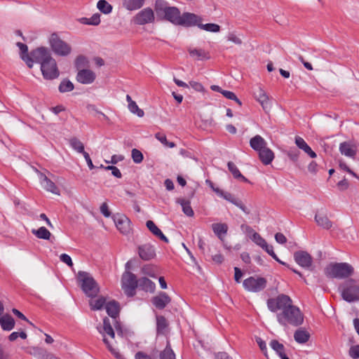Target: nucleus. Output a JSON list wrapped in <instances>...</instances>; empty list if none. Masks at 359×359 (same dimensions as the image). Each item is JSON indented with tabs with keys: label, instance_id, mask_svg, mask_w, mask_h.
<instances>
[{
	"label": "nucleus",
	"instance_id": "nucleus-22",
	"mask_svg": "<svg viewBox=\"0 0 359 359\" xmlns=\"http://www.w3.org/2000/svg\"><path fill=\"white\" fill-rule=\"evenodd\" d=\"M17 46L20 50V55L22 60L25 62L29 68H32L34 65V60H32V50L30 54H28L27 46L21 42H18Z\"/></svg>",
	"mask_w": 359,
	"mask_h": 359
},
{
	"label": "nucleus",
	"instance_id": "nucleus-12",
	"mask_svg": "<svg viewBox=\"0 0 359 359\" xmlns=\"http://www.w3.org/2000/svg\"><path fill=\"white\" fill-rule=\"evenodd\" d=\"M266 286V280L262 277H250L243 281V287L248 291L257 292Z\"/></svg>",
	"mask_w": 359,
	"mask_h": 359
},
{
	"label": "nucleus",
	"instance_id": "nucleus-9",
	"mask_svg": "<svg viewBox=\"0 0 359 359\" xmlns=\"http://www.w3.org/2000/svg\"><path fill=\"white\" fill-rule=\"evenodd\" d=\"M292 300L286 294H279L276 297L270 298L267 300V306L272 312L280 311L283 312L291 304Z\"/></svg>",
	"mask_w": 359,
	"mask_h": 359
},
{
	"label": "nucleus",
	"instance_id": "nucleus-50",
	"mask_svg": "<svg viewBox=\"0 0 359 359\" xmlns=\"http://www.w3.org/2000/svg\"><path fill=\"white\" fill-rule=\"evenodd\" d=\"M222 94L227 99L234 100L235 102H236V103H238L239 106L242 105L241 101L237 97V96L233 92L224 90V92H222Z\"/></svg>",
	"mask_w": 359,
	"mask_h": 359
},
{
	"label": "nucleus",
	"instance_id": "nucleus-1",
	"mask_svg": "<svg viewBox=\"0 0 359 359\" xmlns=\"http://www.w3.org/2000/svg\"><path fill=\"white\" fill-rule=\"evenodd\" d=\"M107 314L111 318L103 319V325L97 327L99 332L102 334V341L107 346L109 351L117 358L124 359L118 353L120 346L119 340L122 339V332L121 327L116 320V317L119 313V306L115 301H111L106 304L105 306Z\"/></svg>",
	"mask_w": 359,
	"mask_h": 359
},
{
	"label": "nucleus",
	"instance_id": "nucleus-23",
	"mask_svg": "<svg viewBox=\"0 0 359 359\" xmlns=\"http://www.w3.org/2000/svg\"><path fill=\"white\" fill-rule=\"evenodd\" d=\"M258 153L259 158L264 165H269L274 159L275 155L273 151L266 147L264 149L260 150Z\"/></svg>",
	"mask_w": 359,
	"mask_h": 359
},
{
	"label": "nucleus",
	"instance_id": "nucleus-24",
	"mask_svg": "<svg viewBox=\"0 0 359 359\" xmlns=\"http://www.w3.org/2000/svg\"><path fill=\"white\" fill-rule=\"evenodd\" d=\"M170 301V297L165 292H161L152 299L153 304L159 309H164Z\"/></svg>",
	"mask_w": 359,
	"mask_h": 359
},
{
	"label": "nucleus",
	"instance_id": "nucleus-41",
	"mask_svg": "<svg viewBox=\"0 0 359 359\" xmlns=\"http://www.w3.org/2000/svg\"><path fill=\"white\" fill-rule=\"evenodd\" d=\"M157 270V266L153 264H146L142 268V271L144 274L152 278L156 276Z\"/></svg>",
	"mask_w": 359,
	"mask_h": 359
},
{
	"label": "nucleus",
	"instance_id": "nucleus-4",
	"mask_svg": "<svg viewBox=\"0 0 359 359\" xmlns=\"http://www.w3.org/2000/svg\"><path fill=\"white\" fill-rule=\"evenodd\" d=\"M278 323L283 325L287 324L293 326L301 325L304 322V315L293 302L285 310L277 315Z\"/></svg>",
	"mask_w": 359,
	"mask_h": 359
},
{
	"label": "nucleus",
	"instance_id": "nucleus-49",
	"mask_svg": "<svg viewBox=\"0 0 359 359\" xmlns=\"http://www.w3.org/2000/svg\"><path fill=\"white\" fill-rule=\"evenodd\" d=\"M131 156L133 161L136 163H140L143 161L142 153L137 149H132Z\"/></svg>",
	"mask_w": 359,
	"mask_h": 359
},
{
	"label": "nucleus",
	"instance_id": "nucleus-51",
	"mask_svg": "<svg viewBox=\"0 0 359 359\" xmlns=\"http://www.w3.org/2000/svg\"><path fill=\"white\" fill-rule=\"evenodd\" d=\"M27 334L22 331V332H13L8 336V339L11 341H15L18 337L22 338V339H25L27 338Z\"/></svg>",
	"mask_w": 359,
	"mask_h": 359
},
{
	"label": "nucleus",
	"instance_id": "nucleus-2",
	"mask_svg": "<svg viewBox=\"0 0 359 359\" xmlns=\"http://www.w3.org/2000/svg\"><path fill=\"white\" fill-rule=\"evenodd\" d=\"M154 10L160 20L168 21L175 25L190 27L193 13L184 12L181 14L178 8L168 6L163 0L155 1Z\"/></svg>",
	"mask_w": 359,
	"mask_h": 359
},
{
	"label": "nucleus",
	"instance_id": "nucleus-32",
	"mask_svg": "<svg viewBox=\"0 0 359 359\" xmlns=\"http://www.w3.org/2000/svg\"><path fill=\"white\" fill-rule=\"evenodd\" d=\"M145 0H123V6L128 11L137 10L144 5Z\"/></svg>",
	"mask_w": 359,
	"mask_h": 359
},
{
	"label": "nucleus",
	"instance_id": "nucleus-64",
	"mask_svg": "<svg viewBox=\"0 0 359 359\" xmlns=\"http://www.w3.org/2000/svg\"><path fill=\"white\" fill-rule=\"evenodd\" d=\"M135 359H151V358L149 355L139 351L135 354Z\"/></svg>",
	"mask_w": 359,
	"mask_h": 359
},
{
	"label": "nucleus",
	"instance_id": "nucleus-29",
	"mask_svg": "<svg viewBox=\"0 0 359 359\" xmlns=\"http://www.w3.org/2000/svg\"><path fill=\"white\" fill-rule=\"evenodd\" d=\"M146 226L148 229L156 237H158L161 241L168 243V239L166 236L162 233V231L158 228V226L154 224V222L151 220H148L146 223Z\"/></svg>",
	"mask_w": 359,
	"mask_h": 359
},
{
	"label": "nucleus",
	"instance_id": "nucleus-27",
	"mask_svg": "<svg viewBox=\"0 0 359 359\" xmlns=\"http://www.w3.org/2000/svg\"><path fill=\"white\" fill-rule=\"evenodd\" d=\"M295 144L298 148L302 149L311 158H314L316 157V154L311 149L302 137L297 136L295 137Z\"/></svg>",
	"mask_w": 359,
	"mask_h": 359
},
{
	"label": "nucleus",
	"instance_id": "nucleus-47",
	"mask_svg": "<svg viewBox=\"0 0 359 359\" xmlns=\"http://www.w3.org/2000/svg\"><path fill=\"white\" fill-rule=\"evenodd\" d=\"M69 143L72 148L79 153L83 154L85 152L83 144L77 138H72Z\"/></svg>",
	"mask_w": 359,
	"mask_h": 359
},
{
	"label": "nucleus",
	"instance_id": "nucleus-59",
	"mask_svg": "<svg viewBox=\"0 0 359 359\" xmlns=\"http://www.w3.org/2000/svg\"><path fill=\"white\" fill-rule=\"evenodd\" d=\"M60 259L62 262L67 264L69 266H73V262H72V258L68 255L62 254L60 256Z\"/></svg>",
	"mask_w": 359,
	"mask_h": 359
},
{
	"label": "nucleus",
	"instance_id": "nucleus-30",
	"mask_svg": "<svg viewBox=\"0 0 359 359\" xmlns=\"http://www.w3.org/2000/svg\"><path fill=\"white\" fill-rule=\"evenodd\" d=\"M339 150L342 154L348 157H354L356 154L355 147L346 142L340 144Z\"/></svg>",
	"mask_w": 359,
	"mask_h": 359
},
{
	"label": "nucleus",
	"instance_id": "nucleus-44",
	"mask_svg": "<svg viewBox=\"0 0 359 359\" xmlns=\"http://www.w3.org/2000/svg\"><path fill=\"white\" fill-rule=\"evenodd\" d=\"M160 359H175V355L168 341L165 348L160 353Z\"/></svg>",
	"mask_w": 359,
	"mask_h": 359
},
{
	"label": "nucleus",
	"instance_id": "nucleus-43",
	"mask_svg": "<svg viewBox=\"0 0 359 359\" xmlns=\"http://www.w3.org/2000/svg\"><path fill=\"white\" fill-rule=\"evenodd\" d=\"M43 188L48 191H50L54 194L60 195V191L57 186L53 182H52L50 179H47L43 183Z\"/></svg>",
	"mask_w": 359,
	"mask_h": 359
},
{
	"label": "nucleus",
	"instance_id": "nucleus-26",
	"mask_svg": "<svg viewBox=\"0 0 359 359\" xmlns=\"http://www.w3.org/2000/svg\"><path fill=\"white\" fill-rule=\"evenodd\" d=\"M15 320L9 314L1 315L0 316V325L3 330L11 331L15 327Z\"/></svg>",
	"mask_w": 359,
	"mask_h": 359
},
{
	"label": "nucleus",
	"instance_id": "nucleus-31",
	"mask_svg": "<svg viewBox=\"0 0 359 359\" xmlns=\"http://www.w3.org/2000/svg\"><path fill=\"white\" fill-rule=\"evenodd\" d=\"M315 219L318 226L325 229H329L332 227V223L329 219L327 216L323 213H318L316 215Z\"/></svg>",
	"mask_w": 359,
	"mask_h": 359
},
{
	"label": "nucleus",
	"instance_id": "nucleus-34",
	"mask_svg": "<svg viewBox=\"0 0 359 359\" xmlns=\"http://www.w3.org/2000/svg\"><path fill=\"white\" fill-rule=\"evenodd\" d=\"M138 286L144 291L154 292L155 284L147 278H141L138 280Z\"/></svg>",
	"mask_w": 359,
	"mask_h": 359
},
{
	"label": "nucleus",
	"instance_id": "nucleus-6",
	"mask_svg": "<svg viewBox=\"0 0 359 359\" xmlns=\"http://www.w3.org/2000/svg\"><path fill=\"white\" fill-rule=\"evenodd\" d=\"M342 299L348 302L359 301V283L354 279H348L339 286Z\"/></svg>",
	"mask_w": 359,
	"mask_h": 359
},
{
	"label": "nucleus",
	"instance_id": "nucleus-54",
	"mask_svg": "<svg viewBox=\"0 0 359 359\" xmlns=\"http://www.w3.org/2000/svg\"><path fill=\"white\" fill-rule=\"evenodd\" d=\"M349 355L353 359L359 358V345L351 346L349 349Z\"/></svg>",
	"mask_w": 359,
	"mask_h": 359
},
{
	"label": "nucleus",
	"instance_id": "nucleus-14",
	"mask_svg": "<svg viewBox=\"0 0 359 359\" xmlns=\"http://www.w3.org/2000/svg\"><path fill=\"white\" fill-rule=\"evenodd\" d=\"M251 239L253 242H255L257 245L260 246L262 249H264L269 255H270L276 261L279 262L280 264L286 266V263L280 261L277 255L275 254L273 247L269 245L265 239H264L258 233H255L253 236H251Z\"/></svg>",
	"mask_w": 359,
	"mask_h": 359
},
{
	"label": "nucleus",
	"instance_id": "nucleus-52",
	"mask_svg": "<svg viewBox=\"0 0 359 359\" xmlns=\"http://www.w3.org/2000/svg\"><path fill=\"white\" fill-rule=\"evenodd\" d=\"M227 39L229 41H231L236 45H241L243 43L242 39L238 35L233 32L229 33L227 36Z\"/></svg>",
	"mask_w": 359,
	"mask_h": 359
},
{
	"label": "nucleus",
	"instance_id": "nucleus-46",
	"mask_svg": "<svg viewBox=\"0 0 359 359\" xmlns=\"http://www.w3.org/2000/svg\"><path fill=\"white\" fill-rule=\"evenodd\" d=\"M155 137L165 147L169 148H173L175 147V144L173 142H168L167 140V137L165 134L157 133L155 134Z\"/></svg>",
	"mask_w": 359,
	"mask_h": 359
},
{
	"label": "nucleus",
	"instance_id": "nucleus-55",
	"mask_svg": "<svg viewBox=\"0 0 359 359\" xmlns=\"http://www.w3.org/2000/svg\"><path fill=\"white\" fill-rule=\"evenodd\" d=\"M256 341L261 351L264 353V355L268 358L267 348L265 341H264L261 338H257Z\"/></svg>",
	"mask_w": 359,
	"mask_h": 359
},
{
	"label": "nucleus",
	"instance_id": "nucleus-42",
	"mask_svg": "<svg viewBox=\"0 0 359 359\" xmlns=\"http://www.w3.org/2000/svg\"><path fill=\"white\" fill-rule=\"evenodd\" d=\"M97 7L104 14H109L112 11V6L106 0H100L97 4Z\"/></svg>",
	"mask_w": 359,
	"mask_h": 359
},
{
	"label": "nucleus",
	"instance_id": "nucleus-37",
	"mask_svg": "<svg viewBox=\"0 0 359 359\" xmlns=\"http://www.w3.org/2000/svg\"><path fill=\"white\" fill-rule=\"evenodd\" d=\"M177 202L182 205V210L186 215L188 217L194 216V212L189 201H187L184 198H178Z\"/></svg>",
	"mask_w": 359,
	"mask_h": 359
},
{
	"label": "nucleus",
	"instance_id": "nucleus-17",
	"mask_svg": "<svg viewBox=\"0 0 359 359\" xmlns=\"http://www.w3.org/2000/svg\"><path fill=\"white\" fill-rule=\"evenodd\" d=\"M137 252L140 257L144 261L151 260L156 255L154 247L149 243L138 246Z\"/></svg>",
	"mask_w": 359,
	"mask_h": 359
},
{
	"label": "nucleus",
	"instance_id": "nucleus-3",
	"mask_svg": "<svg viewBox=\"0 0 359 359\" xmlns=\"http://www.w3.org/2000/svg\"><path fill=\"white\" fill-rule=\"evenodd\" d=\"M34 62L40 64L41 71L46 80H53L60 76L55 60L46 47H39L32 50Z\"/></svg>",
	"mask_w": 359,
	"mask_h": 359
},
{
	"label": "nucleus",
	"instance_id": "nucleus-36",
	"mask_svg": "<svg viewBox=\"0 0 359 359\" xmlns=\"http://www.w3.org/2000/svg\"><path fill=\"white\" fill-rule=\"evenodd\" d=\"M32 233L39 239L49 240L51 236V233L44 226L38 229H32Z\"/></svg>",
	"mask_w": 359,
	"mask_h": 359
},
{
	"label": "nucleus",
	"instance_id": "nucleus-8",
	"mask_svg": "<svg viewBox=\"0 0 359 359\" xmlns=\"http://www.w3.org/2000/svg\"><path fill=\"white\" fill-rule=\"evenodd\" d=\"M49 44L53 53L60 56H67L72 52L71 46L63 41L57 34L53 33L49 38Z\"/></svg>",
	"mask_w": 359,
	"mask_h": 359
},
{
	"label": "nucleus",
	"instance_id": "nucleus-15",
	"mask_svg": "<svg viewBox=\"0 0 359 359\" xmlns=\"http://www.w3.org/2000/svg\"><path fill=\"white\" fill-rule=\"evenodd\" d=\"M294 261L302 267L310 269L312 266L313 258L306 251L299 250L294 253Z\"/></svg>",
	"mask_w": 359,
	"mask_h": 359
},
{
	"label": "nucleus",
	"instance_id": "nucleus-20",
	"mask_svg": "<svg viewBox=\"0 0 359 359\" xmlns=\"http://www.w3.org/2000/svg\"><path fill=\"white\" fill-rule=\"evenodd\" d=\"M95 78V73L90 69H81L76 75L77 81L83 84L92 83Z\"/></svg>",
	"mask_w": 359,
	"mask_h": 359
},
{
	"label": "nucleus",
	"instance_id": "nucleus-13",
	"mask_svg": "<svg viewBox=\"0 0 359 359\" xmlns=\"http://www.w3.org/2000/svg\"><path fill=\"white\" fill-rule=\"evenodd\" d=\"M198 27V28L208 32L217 33L220 31V26L215 23L203 24V19L201 16L194 13L190 27Z\"/></svg>",
	"mask_w": 359,
	"mask_h": 359
},
{
	"label": "nucleus",
	"instance_id": "nucleus-53",
	"mask_svg": "<svg viewBox=\"0 0 359 359\" xmlns=\"http://www.w3.org/2000/svg\"><path fill=\"white\" fill-rule=\"evenodd\" d=\"M84 20L86 21V24L97 25L100 22V14H97V13L94 14L90 18H89V19L85 18Z\"/></svg>",
	"mask_w": 359,
	"mask_h": 359
},
{
	"label": "nucleus",
	"instance_id": "nucleus-48",
	"mask_svg": "<svg viewBox=\"0 0 359 359\" xmlns=\"http://www.w3.org/2000/svg\"><path fill=\"white\" fill-rule=\"evenodd\" d=\"M74 89L73 83L69 80H63L60 86L59 90L61 93L69 92Z\"/></svg>",
	"mask_w": 359,
	"mask_h": 359
},
{
	"label": "nucleus",
	"instance_id": "nucleus-25",
	"mask_svg": "<svg viewBox=\"0 0 359 359\" xmlns=\"http://www.w3.org/2000/svg\"><path fill=\"white\" fill-rule=\"evenodd\" d=\"M251 148L257 152L267 147L266 140L260 135H257L250 140Z\"/></svg>",
	"mask_w": 359,
	"mask_h": 359
},
{
	"label": "nucleus",
	"instance_id": "nucleus-61",
	"mask_svg": "<svg viewBox=\"0 0 359 359\" xmlns=\"http://www.w3.org/2000/svg\"><path fill=\"white\" fill-rule=\"evenodd\" d=\"M275 239L280 244H285L287 242L286 237L282 233H276L275 234Z\"/></svg>",
	"mask_w": 359,
	"mask_h": 359
},
{
	"label": "nucleus",
	"instance_id": "nucleus-33",
	"mask_svg": "<svg viewBox=\"0 0 359 359\" xmlns=\"http://www.w3.org/2000/svg\"><path fill=\"white\" fill-rule=\"evenodd\" d=\"M294 338L297 343L304 344L309 341L310 334L306 330L300 328L295 331Z\"/></svg>",
	"mask_w": 359,
	"mask_h": 359
},
{
	"label": "nucleus",
	"instance_id": "nucleus-11",
	"mask_svg": "<svg viewBox=\"0 0 359 359\" xmlns=\"http://www.w3.org/2000/svg\"><path fill=\"white\" fill-rule=\"evenodd\" d=\"M155 13L152 8L147 7L139 11L133 18L134 24L144 25L152 24L155 22Z\"/></svg>",
	"mask_w": 359,
	"mask_h": 359
},
{
	"label": "nucleus",
	"instance_id": "nucleus-19",
	"mask_svg": "<svg viewBox=\"0 0 359 359\" xmlns=\"http://www.w3.org/2000/svg\"><path fill=\"white\" fill-rule=\"evenodd\" d=\"M255 97L261 104L265 112L268 113L271 109V105L269 102V97L267 93L262 88H259L255 92Z\"/></svg>",
	"mask_w": 359,
	"mask_h": 359
},
{
	"label": "nucleus",
	"instance_id": "nucleus-5",
	"mask_svg": "<svg viewBox=\"0 0 359 359\" xmlns=\"http://www.w3.org/2000/svg\"><path fill=\"white\" fill-rule=\"evenodd\" d=\"M354 273L353 267L348 263H334L329 264L325 269V273L332 278H346Z\"/></svg>",
	"mask_w": 359,
	"mask_h": 359
},
{
	"label": "nucleus",
	"instance_id": "nucleus-39",
	"mask_svg": "<svg viewBox=\"0 0 359 359\" xmlns=\"http://www.w3.org/2000/svg\"><path fill=\"white\" fill-rule=\"evenodd\" d=\"M157 332L158 333L164 334L168 326V322L165 317L160 316L156 317Z\"/></svg>",
	"mask_w": 359,
	"mask_h": 359
},
{
	"label": "nucleus",
	"instance_id": "nucleus-58",
	"mask_svg": "<svg viewBox=\"0 0 359 359\" xmlns=\"http://www.w3.org/2000/svg\"><path fill=\"white\" fill-rule=\"evenodd\" d=\"M124 159L122 155H113L110 161L106 160L105 162L107 163L116 164Z\"/></svg>",
	"mask_w": 359,
	"mask_h": 359
},
{
	"label": "nucleus",
	"instance_id": "nucleus-18",
	"mask_svg": "<svg viewBox=\"0 0 359 359\" xmlns=\"http://www.w3.org/2000/svg\"><path fill=\"white\" fill-rule=\"evenodd\" d=\"M213 191L218 195L222 196L225 200L232 203L240 209H241L245 213L249 214L250 211L247 209L245 205L239 200L236 199L231 194L224 192L219 189H213Z\"/></svg>",
	"mask_w": 359,
	"mask_h": 359
},
{
	"label": "nucleus",
	"instance_id": "nucleus-56",
	"mask_svg": "<svg viewBox=\"0 0 359 359\" xmlns=\"http://www.w3.org/2000/svg\"><path fill=\"white\" fill-rule=\"evenodd\" d=\"M100 212L105 217H109L111 215V212L109 206L106 202L103 203L100 206Z\"/></svg>",
	"mask_w": 359,
	"mask_h": 359
},
{
	"label": "nucleus",
	"instance_id": "nucleus-63",
	"mask_svg": "<svg viewBox=\"0 0 359 359\" xmlns=\"http://www.w3.org/2000/svg\"><path fill=\"white\" fill-rule=\"evenodd\" d=\"M234 271H235L234 279H235L236 282L239 283L240 280L243 276V273H242L241 271L240 270V269L238 267L234 268Z\"/></svg>",
	"mask_w": 359,
	"mask_h": 359
},
{
	"label": "nucleus",
	"instance_id": "nucleus-35",
	"mask_svg": "<svg viewBox=\"0 0 359 359\" xmlns=\"http://www.w3.org/2000/svg\"><path fill=\"white\" fill-rule=\"evenodd\" d=\"M214 233L222 239V236L225 235L228 231V225L225 223H215L212 225Z\"/></svg>",
	"mask_w": 359,
	"mask_h": 359
},
{
	"label": "nucleus",
	"instance_id": "nucleus-10",
	"mask_svg": "<svg viewBox=\"0 0 359 359\" xmlns=\"http://www.w3.org/2000/svg\"><path fill=\"white\" fill-rule=\"evenodd\" d=\"M121 283L125 293L129 297H133L135 288L138 286L136 276L130 271H126L122 275Z\"/></svg>",
	"mask_w": 359,
	"mask_h": 359
},
{
	"label": "nucleus",
	"instance_id": "nucleus-28",
	"mask_svg": "<svg viewBox=\"0 0 359 359\" xmlns=\"http://www.w3.org/2000/svg\"><path fill=\"white\" fill-rule=\"evenodd\" d=\"M126 99L128 103V109L133 114L137 115L138 117L142 118L144 115V111L140 109L137 104L136 102L133 100L129 95L126 96Z\"/></svg>",
	"mask_w": 359,
	"mask_h": 359
},
{
	"label": "nucleus",
	"instance_id": "nucleus-21",
	"mask_svg": "<svg viewBox=\"0 0 359 359\" xmlns=\"http://www.w3.org/2000/svg\"><path fill=\"white\" fill-rule=\"evenodd\" d=\"M188 53L190 56L194 60H208L210 59L209 51L205 50L201 48H188Z\"/></svg>",
	"mask_w": 359,
	"mask_h": 359
},
{
	"label": "nucleus",
	"instance_id": "nucleus-45",
	"mask_svg": "<svg viewBox=\"0 0 359 359\" xmlns=\"http://www.w3.org/2000/svg\"><path fill=\"white\" fill-rule=\"evenodd\" d=\"M271 347L278 354L279 356L285 353V348L283 344L273 339L270 342Z\"/></svg>",
	"mask_w": 359,
	"mask_h": 359
},
{
	"label": "nucleus",
	"instance_id": "nucleus-7",
	"mask_svg": "<svg viewBox=\"0 0 359 359\" xmlns=\"http://www.w3.org/2000/svg\"><path fill=\"white\" fill-rule=\"evenodd\" d=\"M79 280L81 283V288L84 293L90 297H94L100 292V287L94 278L85 271L78 273Z\"/></svg>",
	"mask_w": 359,
	"mask_h": 359
},
{
	"label": "nucleus",
	"instance_id": "nucleus-60",
	"mask_svg": "<svg viewBox=\"0 0 359 359\" xmlns=\"http://www.w3.org/2000/svg\"><path fill=\"white\" fill-rule=\"evenodd\" d=\"M241 228L246 234L251 236H253L254 233H257L252 227L247 224H242Z\"/></svg>",
	"mask_w": 359,
	"mask_h": 359
},
{
	"label": "nucleus",
	"instance_id": "nucleus-16",
	"mask_svg": "<svg viewBox=\"0 0 359 359\" xmlns=\"http://www.w3.org/2000/svg\"><path fill=\"white\" fill-rule=\"evenodd\" d=\"M114 221L118 230L123 234L127 235L130 232V220L124 215L117 214L114 216Z\"/></svg>",
	"mask_w": 359,
	"mask_h": 359
},
{
	"label": "nucleus",
	"instance_id": "nucleus-62",
	"mask_svg": "<svg viewBox=\"0 0 359 359\" xmlns=\"http://www.w3.org/2000/svg\"><path fill=\"white\" fill-rule=\"evenodd\" d=\"M86 62V57L80 55L78 56L75 61V65L77 69H79L81 66Z\"/></svg>",
	"mask_w": 359,
	"mask_h": 359
},
{
	"label": "nucleus",
	"instance_id": "nucleus-57",
	"mask_svg": "<svg viewBox=\"0 0 359 359\" xmlns=\"http://www.w3.org/2000/svg\"><path fill=\"white\" fill-rule=\"evenodd\" d=\"M189 86H191L192 88H194L195 90L198 92H203L204 90L203 85L196 81H190L189 83Z\"/></svg>",
	"mask_w": 359,
	"mask_h": 359
},
{
	"label": "nucleus",
	"instance_id": "nucleus-38",
	"mask_svg": "<svg viewBox=\"0 0 359 359\" xmlns=\"http://www.w3.org/2000/svg\"><path fill=\"white\" fill-rule=\"evenodd\" d=\"M228 168L233 176L236 179H241L243 182H247L248 180L241 173L236 165L233 162L228 163Z\"/></svg>",
	"mask_w": 359,
	"mask_h": 359
},
{
	"label": "nucleus",
	"instance_id": "nucleus-40",
	"mask_svg": "<svg viewBox=\"0 0 359 359\" xmlns=\"http://www.w3.org/2000/svg\"><path fill=\"white\" fill-rule=\"evenodd\" d=\"M106 302L105 298L100 297L96 299H90L89 302L90 306L92 310H100L101 309Z\"/></svg>",
	"mask_w": 359,
	"mask_h": 359
}]
</instances>
